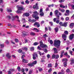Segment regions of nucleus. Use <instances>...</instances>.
Wrapping results in <instances>:
<instances>
[{
  "instance_id": "60",
  "label": "nucleus",
  "mask_w": 74,
  "mask_h": 74,
  "mask_svg": "<svg viewBox=\"0 0 74 74\" xmlns=\"http://www.w3.org/2000/svg\"><path fill=\"white\" fill-rule=\"evenodd\" d=\"M15 41L16 42H18V40L17 39H15Z\"/></svg>"
},
{
  "instance_id": "52",
  "label": "nucleus",
  "mask_w": 74,
  "mask_h": 74,
  "mask_svg": "<svg viewBox=\"0 0 74 74\" xmlns=\"http://www.w3.org/2000/svg\"><path fill=\"white\" fill-rule=\"evenodd\" d=\"M56 23H59V22H60V21L59 20H58L56 21Z\"/></svg>"
},
{
  "instance_id": "5",
  "label": "nucleus",
  "mask_w": 74,
  "mask_h": 74,
  "mask_svg": "<svg viewBox=\"0 0 74 74\" xmlns=\"http://www.w3.org/2000/svg\"><path fill=\"white\" fill-rule=\"evenodd\" d=\"M68 60L67 59L64 58L62 59V61H63V62H64V61L65 62L64 63V67H66V66H67V62Z\"/></svg>"
},
{
  "instance_id": "3",
  "label": "nucleus",
  "mask_w": 74,
  "mask_h": 74,
  "mask_svg": "<svg viewBox=\"0 0 74 74\" xmlns=\"http://www.w3.org/2000/svg\"><path fill=\"white\" fill-rule=\"evenodd\" d=\"M10 15L11 16H12V20H14V19H15V18H17V21H18V22H20V20L19 19V16H13V14L11 13H10Z\"/></svg>"
},
{
  "instance_id": "19",
  "label": "nucleus",
  "mask_w": 74,
  "mask_h": 74,
  "mask_svg": "<svg viewBox=\"0 0 74 74\" xmlns=\"http://www.w3.org/2000/svg\"><path fill=\"white\" fill-rule=\"evenodd\" d=\"M54 30L56 33H57L58 32V30H59V28L58 27H56L54 28Z\"/></svg>"
},
{
  "instance_id": "41",
  "label": "nucleus",
  "mask_w": 74,
  "mask_h": 74,
  "mask_svg": "<svg viewBox=\"0 0 74 74\" xmlns=\"http://www.w3.org/2000/svg\"><path fill=\"white\" fill-rule=\"evenodd\" d=\"M69 52L71 55H73V51H71V50H69Z\"/></svg>"
},
{
  "instance_id": "57",
  "label": "nucleus",
  "mask_w": 74,
  "mask_h": 74,
  "mask_svg": "<svg viewBox=\"0 0 74 74\" xmlns=\"http://www.w3.org/2000/svg\"><path fill=\"white\" fill-rule=\"evenodd\" d=\"M25 2L26 4H29V1L27 0L26 1H25Z\"/></svg>"
},
{
  "instance_id": "37",
  "label": "nucleus",
  "mask_w": 74,
  "mask_h": 74,
  "mask_svg": "<svg viewBox=\"0 0 74 74\" xmlns=\"http://www.w3.org/2000/svg\"><path fill=\"white\" fill-rule=\"evenodd\" d=\"M43 51L45 53H47V52H48V50H47V49H44Z\"/></svg>"
},
{
  "instance_id": "17",
  "label": "nucleus",
  "mask_w": 74,
  "mask_h": 74,
  "mask_svg": "<svg viewBox=\"0 0 74 74\" xmlns=\"http://www.w3.org/2000/svg\"><path fill=\"white\" fill-rule=\"evenodd\" d=\"M24 15H25V16H29V15H30V14L29 13H26L24 14Z\"/></svg>"
},
{
  "instance_id": "13",
  "label": "nucleus",
  "mask_w": 74,
  "mask_h": 74,
  "mask_svg": "<svg viewBox=\"0 0 74 74\" xmlns=\"http://www.w3.org/2000/svg\"><path fill=\"white\" fill-rule=\"evenodd\" d=\"M37 15H36L35 14H33V18H34L35 19H39V17L37 16Z\"/></svg>"
},
{
  "instance_id": "38",
  "label": "nucleus",
  "mask_w": 74,
  "mask_h": 74,
  "mask_svg": "<svg viewBox=\"0 0 74 74\" xmlns=\"http://www.w3.org/2000/svg\"><path fill=\"white\" fill-rule=\"evenodd\" d=\"M17 70L18 71H21V67H17Z\"/></svg>"
},
{
  "instance_id": "39",
  "label": "nucleus",
  "mask_w": 74,
  "mask_h": 74,
  "mask_svg": "<svg viewBox=\"0 0 74 74\" xmlns=\"http://www.w3.org/2000/svg\"><path fill=\"white\" fill-rule=\"evenodd\" d=\"M38 43L37 42H35L34 43V45H37L38 44Z\"/></svg>"
},
{
  "instance_id": "12",
  "label": "nucleus",
  "mask_w": 74,
  "mask_h": 74,
  "mask_svg": "<svg viewBox=\"0 0 74 74\" xmlns=\"http://www.w3.org/2000/svg\"><path fill=\"white\" fill-rule=\"evenodd\" d=\"M6 56L8 59H10V58H11V56L10 55V54L9 53H7Z\"/></svg>"
},
{
  "instance_id": "33",
  "label": "nucleus",
  "mask_w": 74,
  "mask_h": 74,
  "mask_svg": "<svg viewBox=\"0 0 74 74\" xmlns=\"http://www.w3.org/2000/svg\"><path fill=\"white\" fill-rule=\"evenodd\" d=\"M59 55H56V58H55V59H58V58H59Z\"/></svg>"
},
{
  "instance_id": "61",
  "label": "nucleus",
  "mask_w": 74,
  "mask_h": 74,
  "mask_svg": "<svg viewBox=\"0 0 74 74\" xmlns=\"http://www.w3.org/2000/svg\"><path fill=\"white\" fill-rule=\"evenodd\" d=\"M22 21L23 22H26V20H25V18H23Z\"/></svg>"
},
{
  "instance_id": "18",
  "label": "nucleus",
  "mask_w": 74,
  "mask_h": 74,
  "mask_svg": "<svg viewBox=\"0 0 74 74\" xmlns=\"http://www.w3.org/2000/svg\"><path fill=\"white\" fill-rule=\"evenodd\" d=\"M58 12H59V11L56 10L54 12V14L56 15H58Z\"/></svg>"
},
{
  "instance_id": "24",
  "label": "nucleus",
  "mask_w": 74,
  "mask_h": 74,
  "mask_svg": "<svg viewBox=\"0 0 74 74\" xmlns=\"http://www.w3.org/2000/svg\"><path fill=\"white\" fill-rule=\"evenodd\" d=\"M30 34L31 36H35L36 35V34L34 32H32L30 33Z\"/></svg>"
},
{
  "instance_id": "44",
  "label": "nucleus",
  "mask_w": 74,
  "mask_h": 74,
  "mask_svg": "<svg viewBox=\"0 0 74 74\" xmlns=\"http://www.w3.org/2000/svg\"><path fill=\"white\" fill-rule=\"evenodd\" d=\"M64 33L65 34H68L69 33L68 32V31H65L64 32Z\"/></svg>"
},
{
  "instance_id": "7",
  "label": "nucleus",
  "mask_w": 74,
  "mask_h": 74,
  "mask_svg": "<svg viewBox=\"0 0 74 74\" xmlns=\"http://www.w3.org/2000/svg\"><path fill=\"white\" fill-rule=\"evenodd\" d=\"M39 12L40 13V15L41 16V17L44 16V12H42V9H40Z\"/></svg>"
},
{
  "instance_id": "31",
  "label": "nucleus",
  "mask_w": 74,
  "mask_h": 74,
  "mask_svg": "<svg viewBox=\"0 0 74 74\" xmlns=\"http://www.w3.org/2000/svg\"><path fill=\"white\" fill-rule=\"evenodd\" d=\"M56 57V55L55 54H53L52 57V59H55Z\"/></svg>"
},
{
  "instance_id": "53",
  "label": "nucleus",
  "mask_w": 74,
  "mask_h": 74,
  "mask_svg": "<svg viewBox=\"0 0 74 74\" xmlns=\"http://www.w3.org/2000/svg\"><path fill=\"white\" fill-rule=\"evenodd\" d=\"M48 28H49V30L50 31H51L52 29L51 28V27H48Z\"/></svg>"
},
{
  "instance_id": "42",
  "label": "nucleus",
  "mask_w": 74,
  "mask_h": 74,
  "mask_svg": "<svg viewBox=\"0 0 74 74\" xmlns=\"http://www.w3.org/2000/svg\"><path fill=\"white\" fill-rule=\"evenodd\" d=\"M58 64L57 63V61H56V62L55 64V67H57V66H58Z\"/></svg>"
},
{
  "instance_id": "20",
  "label": "nucleus",
  "mask_w": 74,
  "mask_h": 74,
  "mask_svg": "<svg viewBox=\"0 0 74 74\" xmlns=\"http://www.w3.org/2000/svg\"><path fill=\"white\" fill-rule=\"evenodd\" d=\"M14 71V69H10V71H8V74H11V71Z\"/></svg>"
},
{
  "instance_id": "45",
  "label": "nucleus",
  "mask_w": 74,
  "mask_h": 74,
  "mask_svg": "<svg viewBox=\"0 0 74 74\" xmlns=\"http://www.w3.org/2000/svg\"><path fill=\"white\" fill-rule=\"evenodd\" d=\"M66 73H69V72H70L69 69H67L66 71Z\"/></svg>"
},
{
  "instance_id": "28",
  "label": "nucleus",
  "mask_w": 74,
  "mask_h": 74,
  "mask_svg": "<svg viewBox=\"0 0 74 74\" xmlns=\"http://www.w3.org/2000/svg\"><path fill=\"white\" fill-rule=\"evenodd\" d=\"M74 59H72L71 60V64L72 65V64H74Z\"/></svg>"
},
{
  "instance_id": "55",
  "label": "nucleus",
  "mask_w": 74,
  "mask_h": 74,
  "mask_svg": "<svg viewBox=\"0 0 74 74\" xmlns=\"http://www.w3.org/2000/svg\"><path fill=\"white\" fill-rule=\"evenodd\" d=\"M65 11V10L64 9H62L61 11V12H64Z\"/></svg>"
},
{
  "instance_id": "63",
  "label": "nucleus",
  "mask_w": 74,
  "mask_h": 74,
  "mask_svg": "<svg viewBox=\"0 0 74 74\" xmlns=\"http://www.w3.org/2000/svg\"><path fill=\"white\" fill-rule=\"evenodd\" d=\"M37 48L39 50H41V48H40V47L39 46H38Z\"/></svg>"
},
{
  "instance_id": "14",
  "label": "nucleus",
  "mask_w": 74,
  "mask_h": 74,
  "mask_svg": "<svg viewBox=\"0 0 74 74\" xmlns=\"http://www.w3.org/2000/svg\"><path fill=\"white\" fill-rule=\"evenodd\" d=\"M22 62L23 63H28V60H26L25 59H23Z\"/></svg>"
},
{
  "instance_id": "16",
  "label": "nucleus",
  "mask_w": 74,
  "mask_h": 74,
  "mask_svg": "<svg viewBox=\"0 0 74 74\" xmlns=\"http://www.w3.org/2000/svg\"><path fill=\"white\" fill-rule=\"evenodd\" d=\"M74 27V23H72L70 24V27L71 28H73V27Z\"/></svg>"
},
{
  "instance_id": "43",
  "label": "nucleus",
  "mask_w": 74,
  "mask_h": 74,
  "mask_svg": "<svg viewBox=\"0 0 74 74\" xmlns=\"http://www.w3.org/2000/svg\"><path fill=\"white\" fill-rule=\"evenodd\" d=\"M59 24L61 26H63V23L62 22H60Z\"/></svg>"
},
{
  "instance_id": "49",
  "label": "nucleus",
  "mask_w": 74,
  "mask_h": 74,
  "mask_svg": "<svg viewBox=\"0 0 74 74\" xmlns=\"http://www.w3.org/2000/svg\"><path fill=\"white\" fill-rule=\"evenodd\" d=\"M49 23L51 26H52L53 25V23L52 22H49Z\"/></svg>"
},
{
  "instance_id": "6",
  "label": "nucleus",
  "mask_w": 74,
  "mask_h": 74,
  "mask_svg": "<svg viewBox=\"0 0 74 74\" xmlns=\"http://www.w3.org/2000/svg\"><path fill=\"white\" fill-rule=\"evenodd\" d=\"M22 34L21 35L22 37H24L25 36H27L28 34H27V32L26 31H23L22 32Z\"/></svg>"
},
{
  "instance_id": "11",
  "label": "nucleus",
  "mask_w": 74,
  "mask_h": 74,
  "mask_svg": "<svg viewBox=\"0 0 74 74\" xmlns=\"http://www.w3.org/2000/svg\"><path fill=\"white\" fill-rule=\"evenodd\" d=\"M69 12H70V11L69 10H67L66 11V13L65 14V16H68L69 15Z\"/></svg>"
},
{
  "instance_id": "2",
  "label": "nucleus",
  "mask_w": 74,
  "mask_h": 74,
  "mask_svg": "<svg viewBox=\"0 0 74 74\" xmlns=\"http://www.w3.org/2000/svg\"><path fill=\"white\" fill-rule=\"evenodd\" d=\"M54 45L55 47H59L60 45V41L59 40H54Z\"/></svg>"
},
{
  "instance_id": "29",
  "label": "nucleus",
  "mask_w": 74,
  "mask_h": 74,
  "mask_svg": "<svg viewBox=\"0 0 74 74\" xmlns=\"http://www.w3.org/2000/svg\"><path fill=\"white\" fill-rule=\"evenodd\" d=\"M0 47L1 48H4V45L3 44H2L1 45Z\"/></svg>"
},
{
  "instance_id": "25",
  "label": "nucleus",
  "mask_w": 74,
  "mask_h": 74,
  "mask_svg": "<svg viewBox=\"0 0 74 74\" xmlns=\"http://www.w3.org/2000/svg\"><path fill=\"white\" fill-rule=\"evenodd\" d=\"M33 30H34L35 32H39L38 29L36 28H34L33 29Z\"/></svg>"
},
{
  "instance_id": "15",
  "label": "nucleus",
  "mask_w": 74,
  "mask_h": 74,
  "mask_svg": "<svg viewBox=\"0 0 74 74\" xmlns=\"http://www.w3.org/2000/svg\"><path fill=\"white\" fill-rule=\"evenodd\" d=\"M62 37L64 39V41H66V35L64 34H63L62 35Z\"/></svg>"
},
{
  "instance_id": "47",
  "label": "nucleus",
  "mask_w": 74,
  "mask_h": 74,
  "mask_svg": "<svg viewBox=\"0 0 74 74\" xmlns=\"http://www.w3.org/2000/svg\"><path fill=\"white\" fill-rule=\"evenodd\" d=\"M64 0H59V1L60 3H63V2H64Z\"/></svg>"
},
{
  "instance_id": "48",
  "label": "nucleus",
  "mask_w": 74,
  "mask_h": 74,
  "mask_svg": "<svg viewBox=\"0 0 74 74\" xmlns=\"http://www.w3.org/2000/svg\"><path fill=\"white\" fill-rule=\"evenodd\" d=\"M36 21L34 19H32V20L31 22H32V23H34V22H35Z\"/></svg>"
},
{
  "instance_id": "59",
  "label": "nucleus",
  "mask_w": 74,
  "mask_h": 74,
  "mask_svg": "<svg viewBox=\"0 0 74 74\" xmlns=\"http://www.w3.org/2000/svg\"><path fill=\"white\" fill-rule=\"evenodd\" d=\"M50 15L51 16H52V12H51L50 13Z\"/></svg>"
},
{
  "instance_id": "46",
  "label": "nucleus",
  "mask_w": 74,
  "mask_h": 74,
  "mask_svg": "<svg viewBox=\"0 0 74 74\" xmlns=\"http://www.w3.org/2000/svg\"><path fill=\"white\" fill-rule=\"evenodd\" d=\"M48 67H52V64H48Z\"/></svg>"
},
{
  "instance_id": "8",
  "label": "nucleus",
  "mask_w": 74,
  "mask_h": 74,
  "mask_svg": "<svg viewBox=\"0 0 74 74\" xmlns=\"http://www.w3.org/2000/svg\"><path fill=\"white\" fill-rule=\"evenodd\" d=\"M33 59L34 60L35 59H36V57L37 58V57H38V55H37V53H35L33 54Z\"/></svg>"
},
{
  "instance_id": "27",
  "label": "nucleus",
  "mask_w": 74,
  "mask_h": 74,
  "mask_svg": "<svg viewBox=\"0 0 74 74\" xmlns=\"http://www.w3.org/2000/svg\"><path fill=\"white\" fill-rule=\"evenodd\" d=\"M7 11H8V12H12V10H11L9 9V8H7Z\"/></svg>"
},
{
  "instance_id": "64",
  "label": "nucleus",
  "mask_w": 74,
  "mask_h": 74,
  "mask_svg": "<svg viewBox=\"0 0 74 74\" xmlns=\"http://www.w3.org/2000/svg\"><path fill=\"white\" fill-rule=\"evenodd\" d=\"M58 74H64V73H62V72H59L58 73Z\"/></svg>"
},
{
  "instance_id": "34",
  "label": "nucleus",
  "mask_w": 74,
  "mask_h": 74,
  "mask_svg": "<svg viewBox=\"0 0 74 74\" xmlns=\"http://www.w3.org/2000/svg\"><path fill=\"white\" fill-rule=\"evenodd\" d=\"M34 14H35V15H38V12L37 11H35L34 12Z\"/></svg>"
},
{
  "instance_id": "4",
  "label": "nucleus",
  "mask_w": 74,
  "mask_h": 74,
  "mask_svg": "<svg viewBox=\"0 0 74 74\" xmlns=\"http://www.w3.org/2000/svg\"><path fill=\"white\" fill-rule=\"evenodd\" d=\"M40 47L41 48H46L47 47V46L46 45H44L41 41H40Z\"/></svg>"
},
{
  "instance_id": "1",
  "label": "nucleus",
  "mask_w": 74,
  "mask_h": 74,
  "mask_svg": "<svg viewBox=\"0 0 74 74\" xmlns=\"http://www.w3.org/2000/svg\"><path fill=\"white\" fill-rule=\"evenodd\" d=\"M25 10V9L24 8H23V6H22L21 7H19L18 8V10L16 11V12L17 14H21V11H24Z\"/></svg>"
},
{
  "instance_id": "30",
  "label": "nucleus",
  "mask_w": 74,
  "mask_h": 74,
  "mask_svg": "<svg viewBox=\"0 0 74 74\" xmlns=\"http://www.w3.org/2000/svg\"><path fill=\"white\" fill-rule=\"evenodd\" d=\"M22 49L23 50H25V51H27V48L26 47H23L22 48Z\"/></svg>"
},
{
  "instance_id": "51",
  "label": "nucleus",
  "mask_w": 74,
  "mask_h": 74,
  "mask_svg": "<svg viewBox=\"0 0 74 74\" xmlns=\"http://www.w3.org/2000/svg\"><path fill=\"white\" fill-rule=\"evenodd\" d=\"M71 7L72 9H73V10H74V5L72 4L71 5Z\"/></svg>"
},
{
  "instance_id": "9",
  "label": "nucleus",
  "mask_w": 74,
  "mask_h": 74,
  "mask_svg": "<svg viewBox=\"0 0 74 74\" xmlns=\"http://www.w3.org/2000/svg\"><path fill=\"white\" fill-rule=\"evenodd\" d=\"M34 26L36 25V27H40V25L37 22H36L34 24Z\"/></svg>"
},
{
  "instance_id": "10",
  "label": "nucleus",
  "mask_w": 74,
  "mask_h": 74,
  "mask_svg": "<svg viewBox=\"0 0 74 74\" xmlns=\"http://www.w3.org/2000/svg\"><path fill=\"white\" fill-rule=\"evenodd\" d=\"M34 9H36L37 10L38 9V4L37 3H36V5H35L33 7Z\"/></svg>"
},
{
  "instance_id": "58",
  "label": "nucleus",
  "mask_w": 74,
  "mask_h": 74,
  "mask_svg": "<svg viewBox=\"0 0 74 74\" xmlns=\"http://www.w3.org/2000/svg\"><path fill=\"white\" fill-rule=\"evenodd\" d=\"M51 71H52V69H51V68H50V69L48 71V72L50 73V72H51Z\"/></svg>"
},
{
  "instance_id": "32",
  "label": "nucleus",
  "mask_w": 74,
  "mask_h": 74,
  "mask_svg": "<svg viewBox=\"0 0 74 74\" xmlns=\"http://www.w3.org/2000/svg\"><path fill=\"white\" fill-rule=\"evenodd\" d=\"M30 51H34V48L33 47H31L30 48Z\"/></svg>"
},
{
  "instance_id": "35",
  "label": "nucleus",
  "mask_w": 74,
  "mask_h": 74,
  "mask_svg": "<svg viewBox=\"0 0 74 74\" xmlns=\"http://www.w3.org/2000/svg\"><path fill=\"white\" fill-rule=\"evenodd\" d=\"M32 64L34 65V64H37V61H34L32 62Z\"/></svg>"
},
{
  "instance_id": "62",
  "label": "nucleus",
  "mask_w": 74,
  "mask_h": 74,
  "mask_svg": "<svg viewBox=\"0 0 74 74\" xmlns=\"http://www.w3.org/2000/svg\"><path fill=\"white\" fill-rule=\"evenodd\" d=\"M45 23V22L44 21H42L41 22V24H44Z\"/></svg>"
},
{
  "instance_id": "22",
  "label": "nucleus",
  "mask_w": 74,
  "mask_h": 74,
  "mask_svg": "<svg viewBox=\"0 0 74 74\" xmlns=\"http://www.w3.org/2000/svg\"><path fill=\"white\" fill-rule=\"evenodd\" d=\"M53 50L55 53H58V50L56 48H54L53 49Z\"/></svg>"
},
{
  "instance_id": "36",
  "label": "nucleus",
  "mask_w": 74,
  "mask_h": 74,
  "mask_svg": "<svg viewBox=\"0 0 74 74\" xmlns=\"http://www.w3.org/2000/svg\"><path fill=\"white\" fill-rule=\"evenodd\" d=\"M18 52L19 53H21L22 52V50L21 49H20L18 50Z\"/></svg>"
},
{
  "instance_id": "26",
  "label": "nucleus",
  "mask_w": 74,
  "mask_h": 74,
  "mask_svg": "<svg viewBox=\"0 0 74 74\" xmlns=\"http://www.w3.org/2000/svg\"><path fill=\"white\" fill-rule=\"evenodd\" d=\"M38 69L39 71V72H41L42 71V70H43L42 69L41 67H38Z\"/></svg>"
},
{
  "instance_id": "50",
  "label": "nucleus",
  "mask_w": 74,
  "mask_h": 74,
  "mask_svg": "<svg viewBox=\"0 0 74 74\" xmlns=\"http://www.w3.org/2000/svg\"><path fill=\"white\" fill-rule=\"evenodd\" d=\"M56 16H57V19L58 20H59V15H57Z\"/></svg>"
},
{
  "instance_id": "56",
  "label": "nucleus",
  "mask_w": 74,
  "mask_h": 74,
  "mask_svg": "<svg viewBox=\"0 0 74 74\" xmlns=\"http://www.w3.org/2000/svg\"><path fill=\"white\" fill-rule=\"evenodd\" d=\"M53 21L54 22H56V18H54L53 19Z\"/></svg>"
},
{
  "instance_id": "40",
  "label": "nucleus",
  "mask_w": 74,
  "mask_h": 74,
  "mask_svg": "<svg viewBox=\"0 0 74 74\" xmlns=\"http://www.w3.org/2000/svg\"><path fill=\"white\" fill-rule=\"evenodd\" d=\"M60 7L61 8H64L65 6L62 5H60Z\"/></svg>"
},
{
  "instance_id": "23",
  "label": "nucleus",
  "mask_w": 74,
  "mask_h": 74,
  "mask_svg": "<svg viewBox=\"0 0 74 74\" xmlns=\"http://www.w3.org/2000/svg\"><path fill=\"white\" fill-rule=\"evenodd\" d=\"M67 25V23H64L63 24V26L64 27H66Z\"/></svg>"
},
{
  "instance_id": "21",
  "label": "nucleus",
  "mask_w": 74,
  "mask_h": 74,
  "mask_svg": "<svg viewBox=\"0 0 74 74\" xmlns=\"http://www.w3.org/2000/svg\"><path fill=\"white\" fill-rule=\"evenodd\" d=\"M28 66H29V67H33L34 66V65L33 63H30V64H28Z\"/></svg>"
},
{
  "instance_id": "54",
  "label": "nucleus",
  "mask_w": 74,
  "mask_h": 74,
  "mask_svg": "<svg viewBox=\"0 0 74 74\" xmlns=\"http://www.w3.org/2000/svg\"><path fill=\"white\" fill-rule=\"evenodd\" d=\"M50 43L51 44H53V42L52 40H51L50 41Z\"/></svg>"
}]
</instances>
